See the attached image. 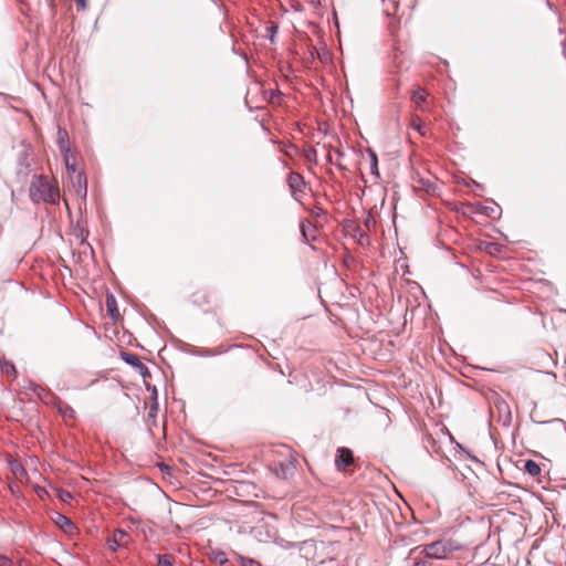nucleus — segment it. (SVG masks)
I'll return each instance as SVG.
<instances>
[{"label": "nucleus", "mask_w": 566, "mask_h": 566, "mask_svg": "<svg viewBox=\"0 0 566 566\" xmlns=\"http://www.w3.org/2000/svg\"><path fill=\"white\" fill-rule=\"evenodd\" d=\"M106 306H107L108 311L111 312V315L114 317L115 312H117V310H116V301L113 295H111L106 298Z\"/></svg>", "instance_id": "4be33fe9"}, {"label": "nucleus", "mask_w": 566, "mask_h": 566, "mask_svg": "<svg viewBox=\"0 0 566 566\" xmlns=\"http://www.w3.org/2000/svg\"><path fill=\"white\" fill-rule=\"evenodd\" d=\"M367 239H368L367 235H361L360 242L364 241V240H367Z\"/></svg>", "instance_id": "2f4dec72"}, {"label": "nucleus", "mask_w": 566, "mask_h": 566, "mask_svg": "<svg viewBox=\"0 0 566 566\" xmlns=\"http://www.w3.org/2000/svg\"><path fill=\"white\" fill-rule=\"evenodd\" d=\"M30 198L34 202L56 203L60 199L57 187L52 186L46 178L35 176L30 186Z\"/></svg>", "instance_id": "f257e3e1"}, {"label": "nucleus", "mask_w": 566, "mask_h": 566, "mask_svg": "<svg viewBox=\"0 0 566 566\" xmlns=\"http://www.w3.org/2000/svg\"><path fill=\"white\" fill-rule=\"evenodd\" d=\"M370 171L373 175L375 176H379V172H378V159H377V156L375 153H370Z\"/></svg>", "instance_id": "412c9836"}, {"label": "nucleus", "mask_w": 566, "mask_h": 566, "mask_svg": "<svg viewBox=\"0 0 566 566\" xmlns=\"http://www.w3.org/2000/svg\"><path fill=\"white\" fill-rule=\"evenodd\" d=\"M323 213V210L321 208H315L313 211H312V214L314 217H319L321 214Z\"/></svg>", "instance_id": "cd10ccee"}, {"label": "nucleus", "mask_w": 566, "mask_h": 566, "mask_svg": "<svg viewBox=\"0 0 566 566\" xmlns=\"http://www.w3.org/2000/svg\"><path fill=\"white\" fill-rule=\"evenodd\" d=\"M412 566H431L429 562L420 559L416 560Z\"/></svg>", "instance_id": "a878e982"}, {"label": "nucleus", "mask_w": 566, "mask_h": 566, "mask_svg": "<svg viewBox=\"0 0 566 566\" xmlns=\"http://www.w3.org/2000/svg\"><path fill=\"white\" fill-rule=\"evenodd\" d=\"M62 157H63V161L65 165V169L67 171V176L78 172L75 167L76 166L75 157L73 156V154L71 151L62 153Z\"/></svg>", "instance_id": "9d476101"}, {"label": "nucleus", "mask_w": 566, "mask_h": 566, "mask_svg": "<svg viewBox=\"0 0 566 566\" xmlns=\"http://www.w3.org/2000/svg\"><path fill=\"white\" fill-rule=\"evenodd\" d=\"M212 560L220 566L228 563V558H227L226 554L221 551L212 553Z\"/></svg>", "instance_id": "aec40b11"}, {"label": "nucleus", "mask_w": 566, "mask_h": 566, "mask_svg": "<svg viewBox=\"0 0 566 566\" xmlns=\"http://www.w3.org/2000/svg\"><path fill=\"white\" fill-rule=\"evenodd\" d=\"M9 467H10V470H11L12 474L17 479H21L22 476H24L27 474V471L23 468V465L19 461H17V460L10 461L9 462Z\"/></svg>", "instance_id": "ddd939ff"}, {"label": "nucleus", "mask_w": 566, "mask_h": 566, "mask_svg": "<svg viewBox=\"0 0 566 566\" xmlns=\"http://www.w3.org/2000/svg\"><path fill=\"white\" fill-rule=\"evenodd\" d=\"M276 30H277V27L269 28V31H271V34H272L271 40H273V34L276 32Z\"/></svg>", "instance_id": "7c9ffc66"}, {"label": "nucleus", "mask_w": 566, "mask_h": 566, "mask_svg": "<svg viewBox=\"0 0 566 566\" xmlns=\"http://www.w3.org/2000/svg\"><path fill=\"white\" fill-rule=\"evenodd\" d=\"M429 558L443 559L455 551L461 549V545L451 539H440L431 544L417 547Z\"/></svg>", "instance_id": "f03ea898"}, {"label": "nucleus", "mask_w": 566, "mask_h": 566, "mask_svg": "<svg viewBox=\"0 0 566 566\" xmlns=\"http://www.w3.org/2000/svg\"><path fill=\"white\" fill-rule=\"evenodd\" d=\"M67 177L72 182L75 193L80 198L85 199L86 195H87V182H86V177H85L84 172L80 171L74 175H70Z\"/></svg>", "instance_id": "39448f33"}, {"label": "nucleus", "mask_w": 566, "mask_h": 566, "mask_svg": "<svg viewBox=\"0 0 566 566\" xmlns=\"http://www.w3.org/2000/svg\"><path fill=\"white\" fill-rule=\"evenodd\" d=\"M29 388L32 389L41 400L46 401V397L49 396V394L44 388L34 382H31Z\"/></svg>", "instance_id": "a211bd4d"}, {"label": "nucleus", "mask_w": 566, "mask_h": 566, "mask_svg": "<svg viewBox=\"0 0 566 566\" xmlns=\"http://www.w3.org/2000/svg\"><path fill=\"white\" fill-rule=\"evenodd\" d=\"M130 543V536L124 530H115L113 536L108 539V548L113 552H117L120 547L128 546Z\"/></svg>", "instance_id": "20e7f679"}, {"label": "nucleus", "mask_w": 566, "mask_h": 566, "mask_svg": "<svg viewBox=\"0 0 566 566\" xmlns=\"http://www.w3.org/2000/svg\"><path fill=\"white\" fill-rule=\"evenodd\" d=\"M76 4L82 8V9H85L86 8V0H75Z\"/></svg>", "instance_id": "c85d7f7f"}, {"label": "nucleus", "mask_w": 566, "mask_h": 566, "mask_svg": "<svg viewBox=\"0 0 566 566\" xmlns=\"http://www.w3.org/2000/svg\"><path fill=\"white\" fill-rule=\"evenodd\" d=\"M35 490H36L38 495H39V496H41V497H42L44 494H46L45 489H43V488H41V486H36V489H35Z\"/></svg>", "instance_id": "bb28decb"}, {"label": "nucleus", "mask_w": 566, "mask_h": 566, "mask_svg": "<svg viewBox=\"0 0 566 566\" xmlns=\"http://www.w3.org/2000/svg\"><path fill=\"white\" fill-rule=\"evenodd\" d=\"M175 558L170 554H163L158 556V566H172Z\"/></svg>", "instance_id": "6ab92c4d"}, {"label": "nucleus", "mask_w": 566, "mask_h": 566, "mask_svg": "<svg viewBox=\"0 0 566 566\" xmlns=\"http://www.w3.org/2000/svg\"><path fill=\"white\" fill-rule=\"evenodd\" d=\"M54 522L61 530L69 534H72L73 531L75 530L74 523L69 517L60 513H56Z\"/></svg>", "instance_id": "1a4fd4ad"}, {"label": "nucleus", "mask_w": 566, "mask_h": 566, "mask_svg": "<svg viewBox=\"0 0 566 566\" xmlns=\"http://www.w3.org/2000/svg\"><path fill=\"white\" fill-rule=\"evenodd\" d=\"M0 368L2 374L7 375L8 377H15V367L13 364L8 361H2L0 364Z\"/></svg>", "instance_id": "f3484780"}, {"label": "nucleus", "mask_w": 566, "mask_h": 566, "mask_svg": "<svg viewBox=\"0 0 566 566\" xmlns=\"http://www.w3.org/2000/svg\"><path fill=\"white\" fill-rule=\"evenodd\" d=\"M0 566H13V563L8 556L0 554Z\"/></svg>", "instance_id": "393cba45"}, {"label": "nucleus", "mask_w": 566, "mask_h": 566, "mask_svg": "<svg viewBox=\"0 0 566 566\" xmlns=\"http://www.w3.org/2000/svg\"><path fill=\"white\" fill-rule=\"evenodd\" d=\"M56 144L61 154L71 151L69 134L65 128L60 126H57Z\"/></svg>", "instance_id": "6e6552de"}, {"label": "nucleus", "mask_w": 566, "mask_h": 566, "mask_svg": "<svg viewBox=\"0 0 566 566\" xmlns=\"http://www.w3.org/2000/svg\"><path fill=\"white\" fill-rule=\"evenodd\" d=\"M311 3L315 7H321L322 6V0H311Z\"/></svg>", "instance_id": "c756f323"}, {"label": "nucleus", "mask_w": 566, "mask_h": 566, "mask_svg": "<svg viewBox=\"0 0 566 566\" xmlns=\"http://www.w3.org/2000/svg\"><path fill=\"white\" fill-rule=\"evenodd\" d=\"M57 410L61 413V416L65 419L73 418L74 413H75L71 406H69L62 401L57 402Z\"/></svg>", "instance_id": "dca6fc26"}, {"label": "nucleus", "mask_w": 566, "mask_h": 566, "mask_svg": "<svg viewBox=\"0 0 566 566\" xmlns=\"http://www.w3.org/2000/svg\"><path fill=\"white\" fill-rule=\"evenodd\" d=\"M354 462L353 452L347 448H340L337 451L335 465L338 470H345Z\"/></svg>", "instance_id": "423d86ee"}, {"label": "nucleus", "mask_w": 566, "mask_h": 566, "mask_svg": "<svg viewBox=\"0 0 566 566\" xmlns=\"http://www.w3.org/2000/svg\"><path fill=\"white\" fill-rule=\"evenodd\" d=\"M427 92L423 88H417L412 93V101L418 106L421 107V105L426 102Z\"/></svg>", "instance_id": "2eb2a0df"}, {"label": "nucleus", "mask_w": 566, "mask_h": 566, "mask_svg": "<svg viewBox=\"0 0 566 566\" xmlns=\"http://www.w3.org/2000/svg\"><path fill=\"white\" fill-rule=\"evenodd\" d=\"M240 562L242 566H261L258 560L248 557H240Z\"/></svg>", "instance_id": "b1692460"}, {"label": "nucleus", "mask_w": 566, "mask_h": 566, "mask_svg": "<svg viewBox=\"0 0 566 566\" xmlns=\"http://www.w3.org/2000/svg\"><path fill=\"white\" fill-rule=\"evenodd\" d=\"M120 358L127 364L137 369L142 375L147 373V367L140 361L138 356L127 353L120 352Z\"/></svg>", "instance_id": "0eeeda50"}, {"label": "nucleus", "mask_w": 566, "mask_h": 566, "mask_svg": "<svg viewBox=\"0 0 566 566\" xmlns=\"http://www.w3.org/2000/svg\"><path fill=\"white\" fill-rule=\"evenodd\" d=\"M287 185L292 193V197L295 200L301 201L300 195L304 193L306 186L303 176L300 175L298 172L291 171L287 175Z\"/></svg>", "instance_id": "7ed1b4c3"}, {"label": "nucleus", "mask_w": 566, "mask_h": 566, "mask_svg": "<svg viewBox=\"0 0 566 566\" xmlns=\"http://www.w3.org/2000/svg\"><path fill=\"white\" fill-rule=\"evenodd\" d=\"M524 470L526 473H528L531 476H537L541 473V468L538 463H536L533 460H526L524 464Z\"/></svg>", "instance_id": "4468645a"}, {"label": "nucleus", "mask_w": 566, "mask_h": 566, "mask_svg": "<svg viewBox=\"0 0 566 566\" xmlns=\"http://www.w3.org/2000/svg\"><path fill=\"white\" fill-rule=\"evenodd\" d=\"M300 228L305 241H310L315 238L314 233L316 232V228L308 220H303Z\"/></svg>", "instance_id": "9b49d317"}, {"label": "nucleus", "mask_w": 566, "mask_h": 566, "mask_svg": "<svg viewBox=\"0 0 566 566\" xmlns=\"http://www.w3.org/2000/svg\"><path fill=\"white\" fill-rule=\"evenodd\" d=\"M417 182H418L417 187L419 189L424 190L428 193H434L437 190V185L430 179L419 178L417 180Z\"/></svg>", "instance_id": "f8f14e48"}, {"label": "nucleus", "mask_w": 566, "mask_h": 566, "mask_svg": "<svg viewBox=\"0 0 566 566\" xmlns=\"http://www.w3.org/2000/svg\"><path fill=\"white\" fill-rule=\"evenodd\" d=\"M57 497L64 503H67L73 499L72 494L69 491L62 489L57 490Z\"/></svg>", "instance_id": "5701e85b"}]
</instances>
